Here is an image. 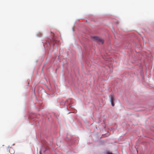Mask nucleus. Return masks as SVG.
Wrapping results in <instances>:
<instances>
[{
    "instance_id": "obj_1",
    "label": "nucleus",
    "mask_w": 154,
    "mask_h": 154,
    "mask_svg": "<svg viewBox=\"0 0 154 154\" xmlns=\"http://www.w3.org/2000/svg\"><path fill=\"white\" fill-rule=\"evenodd\" d=\"M92 40L94 41H96L99 42L101 43L102 44L103 43V40L98 37L94 36L92 37Z\"/></svg>"
},
{
    "instance_id": "obj_2",
    "label": "nucleus",
    "mask_w": 154,
    "mask_h": 154,
    "mask_svg": "<svg viewBox=\"0 0 154 154\" xmlns=\"http://www.w3.org/2000/svg\"><path fill=\"white\" fill-rule=\"evenodd\" d=\"M110 102L111 103V105L112 106H114V96L113 94H111L110 96Z\"/></svg>"
},
{
    "instance_id": "obj_3",
    "label": "nucleus",
    "mask_w": 154,
    "mask_h": 154,
    "mask_svg": "<svg viewBox=\"0 0 154 154\" xmlns=\"http://www.w3.org/2000/svg\"><path fill=\"white\" fill-rule=\"evenodd\" d=\"M9 151L10 153L11 154H14L15 152L14 150L11 147H10L9 149Z\"/></svg>"
},
{
    "instance_id": "obj_4",
    "label": "nucleus",
    "mask_w": 154,
    "mask_h": 154,
    "mask_svg": "<svg viewBox=\"0 0 154 154\" xmlns=\"http://www.w3.org/2000/svg\"><path fill=\"white\" fill-rule=\"evenodd\" d=\"M107 154H112V153H110V152H107Z\"/></svg>"
}]
</instances>
